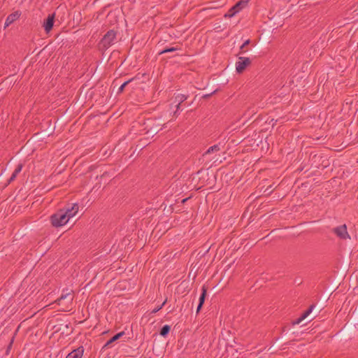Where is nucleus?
<instances>
[{"label":"nucleus","instance_id":"f257e3e1","mask_svg":"<svg viewBox=\"0 0 358 358\" xmlns=\"http://www.w3.org/2000/svg\"><path fill=\"white\" fill-rule=\"evenodd\" d=\"M145 127L143 129L145 130V134L147 135V138L153 137L159 131L162 130L164 123L161 118H148L145 119L144 124Z\"/></svg>","mask_w":358,"mask_h":358},{"label":"nucleus","instance_id":"f03ea898","mask_svg":"<svg viewBox=\"0 0 358 358\" xmlns=\"http://www.w3.org/2000/svg\"><path fill=\"white\" fill-rule=\"evenodd\" d=\"M51 224L55 227H60L66 224L68 221V216L64 213L62 209L58 210L55 213L52 214L50 217Z\"/></svg>","mask_w":358,"mask_h":358},{"label":"nucleus","instance_id":"7ed1b4c3","mask_svg":"<svg viewBox=\"0 0 358 358\" xmlns=\"http://www.w3.org/2000/svg\"><path fill=\"white\" fill-rule=\"evenodd\" d=\"M116 36L117 31L113 29L108 30L99 43L100 48L103 50L108 49L113 44Z\"/></svg>","mask_w":358,"mask_h":358},{"label":"nucleus","instance_id":"20e7f679","mask_svg":"<svg viewBox=\"0 0 358 358\" xmlns=\"http://www.w3.org/2000/svg\"><path fill=\"white\" fill-rule=\"evenodd\" d=\"M73 300V294L72 291L69 292L68 289L66 291L63 290L61 296L58 298L55 302L57 303L58 305H65L66 304V308H69V304H71ZM63 311H67V309L63 308Z\"/></svg>","mask_w":358,"mask_h":358},{"label":"nucleus","instance_id":"39448f33","mask_svg":"<svg viewBox=\"0 0 358 358\" xmlns=\"http://www.w3.org/2000/svg\"><path fill=\"white\" fill-rule=\"evenodd\" d=\"M249 0H240L235 3L224 15L226 17H231L234 16L237 13L241 11L242 9L245 8L248 4Z\"/></svg>","mask_w":358,"mask_h":358},{"label":"nucleus","instance_id":"423d86ee","mask_svg":"<svg viewBox=\"0 0 358 358\" xmlns=\"http://www.w3.org/2000/svg\"><path fill=\"white\" fill-rule=\"evenodd\" d=\"M145 119H138L136 121L133 122L132 126L130 129V134L137 135V134H145V130L143 129L145 127L144 124Z\"/></svg>","mask_w":358,"mask_h":358},{"label":"nucleus","instance_id":"0eeeda50","mask_svg":"<svg viewBox=\"0 0 358 358\" xmlns=\"http://www.w3.org/2000/svg\"><path fill=\"white\" fill-rule=\"evenodd\" d=\"M239 61L236 64V70L238 73H242L246 68L251 64L249 57H239Z\"/></svg>","mask_w":358,"mask_h":358},{"label":"nucleus","instance_id":"6e6552de","mask_svg":"<svg viewBox=\"0 0 358 358\" xmlns=\"http://www.w3.org/2000/svg\"><path fill=\"white\" fill-rule=\"evenodd\" d=\"M332 231L341 239L346 240L350 238V236L347 230L346 224L340 225L332 229Z\"/></svg>","mask_w":358,"mask_h":358},{"label":"nucleus","instance_id":"1a4fd4ad","mask_svg":"<svg viewBox=\"0 0 358 358\" xmlns=\"http://www.w3.org/2000/svg\"><path fill=\"white\" fill-rule=\"evenodd\" d=\"M55 20V13L49 14L48 17L44 20L43 23V27L46 34H48L53 28Z\"/></svg>","mask_w":358,"mask_h":358},{"label":"nucleus","instance_id":"9d476101","mask_svg":"<svg viewBox=\"0 0 358 358\" xmlns=\"http://www.w3.org/2000/svg\"><path fill=\"white\" fill-rule=\"evenodd\" d=\"M78 208L79 206L78 203H73L71 206L68 205L62 209L64 210V213L66 214V216H68V219L70 220V218L76 215L78 211Z\"/></svg>","mask_w":358,"mask_h":358},{"label":"nucleus","instance_id":"9b49d317","mask_svg":"<svg viewBox=\"0 0 358 358\" xmlns=\"http://www.w3.org/2000/svg\"><path fill=\"white\" fill-rule=\"evenodd\" d=\"M21 15V12L19 10L15 11L10 14L6 19L4 28H6L10 24L16 21Z\"/></svg>","mask_w":358,"mask_h":358},{"label":"nucleus","instance_id":"f8f14e48","mask_svg":"<svg viewBox=\"0 0 358 358\" xmlns=\"http://www.w3.org/2000/svg\"><path fill=\"white\" fill-rule=\"evenodd\" d=\"M314 308H315V305L310 306V307L306 311H304L299 318H297L295 320H293L292 322V325H296V324H299V323H301L303 320H305L310 314V313L313 311V309Z\"/></svg>","mask_w":358,"mask_h":358},{"label":"nucleus","instance_id":"ddd939ff","mask_svg":"<svg viewBox=\"0 0 358 358\" xmlns=\"http://www.w3.org/2000/svg\"><path fill=\"white\" fill-rule=\"evenodd\" d=\"M125 334L124 331H120L117 334H116L115 335H114L112 338H110L106 343L105 345L103 346L102 349H105V348H110L111 346V345L117 341V340H119L121 337H122Z\"/></svg>","mask_w":358,"mask_h":358},{"label":"nucleus","instance_id":"4468645a","mask_svg":"<svg viewBox=\"0 0 358 358\" xmlns=\"http://www.w3.org/2000/svg\"><path fill=\"white\" fill-rule=\"evenodd\" d=\"M188 96L182 94H178L175 96L174 103H176V111L174 112V115L176 114L177 111L180 108L182 103L187 99Z\"/></svg>","mask_w":358,"mask_h":358},{"label":"nucleus","instance_id":"2eb2a0df","mask_svg":"<svg viewBox=\"0 0 358 358\" xmlns=\"http://www.w3.org/2000/svg\"><path fill=\"white\" fill-rule=\"evenodd\" d=\"M84 352L83 346H80L68 354L66 358H81Z\"/></svg>","mask_w":358,"mask_h":358},{"label":"nucleus","instance_id":"dca6fc26","mask_svg":"<svg viewBox=\"0 0 358 358\" xmlns=\"http://www.w3.org/2000/svg\"><path fill=\"white\" fill-rule=\"evenodd\" d=\"M220 150V144H216V145H214L213 146H210L203 154V157H206L208 155H210V154H212V153H215V152H217L218 151Z\"/></svg>","mask_w":358,"mask_h":358},{"label":"nucleus","instance_id":"f3484780","mask_svg":"<svg viewBox=\"0 0 358 358\" xmlns=\"http://www.w3.org/2000/svg\"><path fill=\"white\" fill-rule=\"evenodd\" d=\"M179 50H180V48L178 47V46H176V47H165L164 48H162V50H160L159 51L158 55H163V54H165V53H168V52H173L174 51Z\"/></svg>","mask_w":358,"mask_h":358},{"label":"nucleus","instance_id":"a211bd4d","mask_svg":"<svg viewBox=\"0 0 358 358\" xmlns=\"http://www.w3.org/2000/svg\"><path fill=\"white\" fill-rule=\"evenodd\" d=\"M170 331H171V326L168 325V324H165L160 329L159 334H160V336L165 338L168 336Z\"/></svg>","mask_w":358,"mask_h":358},{"label":"nucleus","instance_id":"6ab92c4d","mask_svg":"<svg viewBox=\"0 0 358 358\" xmlns=\"http://www.w3.org/2000/svg\"><path fill=\"white\" fill-rule=\"evenodd\" d=\"M207 295V288L205 285H203L201 288V294L199 297V303L201 305H203L205 302V299Z\"/></svg>","mask_w":358,"mask_h":358},{"label":"nucleus","instance_id":"aec40b11","mask_svg":"<svg viewBox=\"0 0 358 358\" xmlns=\"http://www.w3.org/2000/svg\"><path fill=\"white\" fill-rule=\"evenodd\" d=\"M136 78V76L134 77V78H131V79L125 81L124 83H122L120 87L118 88L117 90V94H120L121 93H122L124 92V88L126 87V86L128 85V84H129L130 83H131L133 80H134Z\"/></svg>","mask_w":358,"mask_h":358},{"label":"nucleus","instance_id":"412c9836","mask_svg":"<svg viewBox=\"0 0 358 358\" xmlns=\"http://www.w3.org/2000/svg\"><path fill=\"white\" fill-rule=\"evenodd\" d=\"M250 42H251L250 40L248 39L241 45L240 52H238V55L243 54L247 51L245 50V48L247 45H248L250 43Z\"/></svg>","mask_w":358,"mask_h":358},{"label":"nucleus","instance_id":"4be33fe9","mask_svg":"<svg viewBox=\"0 0 358 358\" xmlns=\"http://www.w3.org/2000/svg\"><path fill=\"white\" fill-rule=\"evenodd\" d=\"M167 302V299H166L164 300V301L159 306H157L155 308H154L150 313V315H152V314H155L156 313H157L159 310H160L166 304V303Z\"/></svg>","mask_w":358,"mask_h":358},{"label":"nucleus","instance_id":"5701e85b","mask_svg":"<svg viewBox=\"0 0 358 358\" xmlns=\"http://www.w3.org/2000/svg\"><path fill=\"white\" fill-rule=\"evenodd\" d=\"M18 173H15L13 171V173H12L11 176L10 177V178L7 181V183L6 185V186H7L8 185L10 184L13 181L15 180V179L16 178L17 176Z\"/></svg>","mask_w":358,"mask_h":358},{"label":"nucleus","instance_id":"b1692460","mask_svg":"<svg viewBox=\"0 0 358 358\" xmlns=\"http://www.w3.org/2000/svg\"><path fill=\"white\" fill-rule=\"evenodd\" d=\"M218 89H216L214 91H213L212 92L209 93V94H203L202 96V99H209L213 94H215L217 92H218Z\"/></svg>","mask_w":358,"mask_h":358},{"label":"nucleus","instance_id":"393cba45","mask_svg":"<svg viewBox=\"0 0 358 358\" xmlns=\"http://www.w3.org/2000/svg\"><path fill=\"white\" fill-rule=\"evenodd\" d=\"M22 168H23V164L20 163V164H19L17 166V167L15 168L14 172H15V173L19 174L21 172Z\"/></svg>","mask_w":358,"mask_h":358},{"label":"nucleus","instance_id":"a878e982","mask_svg":"<svg viewBox=\"0 0 358 358\" xmlns=\"http://www.w3.org/2000/svg\"><path fill=\"white\" fill-rule=\"evenodd\" d=\"M283 339L282 338H276L275 339V343H276V345H278L279 343H280Z\"/></svg>","mask_w":358,"mask_h":358},{"label":"nucleus","instance_id":"bb28decb","mask_svg":"<svg viewBox=\"0 0 358 358\" xmlns=\"http://www.w3.org/2000/svg\"><path fill=\"white\" fill-rule=\"evenodd\" d=\"M144 147V145L140 143L136 145V148H138L140 150H141Z\"/></svg>","mask_w":358,"mask_h":358},{"label":"nucleus","instance_id":"cd10ccee","mask_svg":"<svg viewBox=\"0 0 358 358\" xmlns=\"http://www.w3.org/2000/svg\"><path fill=\"white\" fill-rule=\"evenodd\" d=\"M202 307H203V305H201L200 303L198 304L197 309H196V313H199V311L201 310Z\"/></svg>","mask_w":358,"mask_h":358},{"label":"nucleus","instance_id":"c85d7f7f","mask_svg":"<svg viewBox=\"0 0 358 358\" xmlns=\"http://www.w3.org/2000/svg\"><path fill=\"white\" fill-rule=\"evenodd\" d=\"M294 282L297 283L298 285H300L301 283V281L300 280L295 279Z\"/></svg>","mask_w":358,"mask_h":358},{"label":"nucleus","instance_id":"c756f323","mask_svg":"<svg viewBox=\"0 0 358 358\" xmlns=\"http://www.w3.org/2000/svg\"><path fill=\"white\" fill-rule=\"evenodd\" d=\"M188 199H189V198H186V199H182V203H185Z\"/></svg>","mask_w":358,"mask_h":358},{"label":"nucleus","instance_id":"7c9ffc66","mask_svg":"<svg viewBox=\"0 0 358 358\" xmlns=\"http://www.w3.org/2000/svg\"><path fill=\"white\" fill-rule=\"evenodd\" d=\"M164 44L163 43H161V41H159L158 43H157V47L159 48L161 45H162Z\"/></svg>","mask_w":358,"mask_h":358},{"label":"nucleus","instance_id":"2f4dec72","mask_svg":"<svg viewBox=\"0 0 358 358\" xmlns=\"http://www.w3.org/2000/svg\"><path fill=\"white\" fill-rule=\"evenodd\" d=\"M268 191V194L271 193L272 192V190L270 191V189H268V188H266V192Z\"/></svg>","mask_w":358,"mask_h":358},{"label":"nucleus","instance_id":"473e14b6","mask_svg":"<svg viewBox=\"0 0 358 358\" xmlns=\"http://www.w3.org/2000/svg\"><path fill=\"white\" fill-rule=\"evenodd\" d=\"M268 191V194L271 193L272 192V190L270 191V189H268V188H266V192Z\"/></svg>","mask_w":358,"mask_h":358},{"label":"nucleus","instance_id":"72a5a7b5","mask_svg":"<svg viewBox=\"0 0 358 358\" xmlns=\"http://www.w3.org/2000/svg\"><path fill=\"white\" fill-rule=\"evenodd\" d=\"M268 191V194L271 193L272 192V190L270 191V189H268V188H266V192Z\"/></svg>","mask_w":358,"mask_h":358},{"label":"nucleus","instance_id":"f704fd0d","mask_svg":"<svg viewBox=\"0 0 358 358\" xmlns=\"http://www.w3.org/2000/svg\"><path fill=\"white\" fill-rule=\"evenodd\" d=\"M11 345H12V342L10 343V345H9V346H8V349H7V352L8 351V350L10 349V346H11Z\"/></svg>","mask_w":358,"mask_h":358},{"label":"nucleus","instance_id":"c9c22d12","mask_svg":"<svg viewBox=\"0 0 358 358\" xmlns=\"http://www.w3.org/2000/svg\"><path fill=\"white\" fill-rule=\"evenodd\" d=\"M282 331H285V327L282 328Z\"/></svg>","mask_w":358,"mask_h":358},{"label":"nucleus","instance_id":"e433bc0d","mask_svg":"<svg viewBox=\"0 0 358 358\" xmlns=\"http://www.w3.org/2000/svg\"><path fill=\"white\" fill-rule=\"evenodd\" d=\"M108 358H110V357H108Z\"/></svg>","mask_w":358,"mask_h":358}]
</instances>
